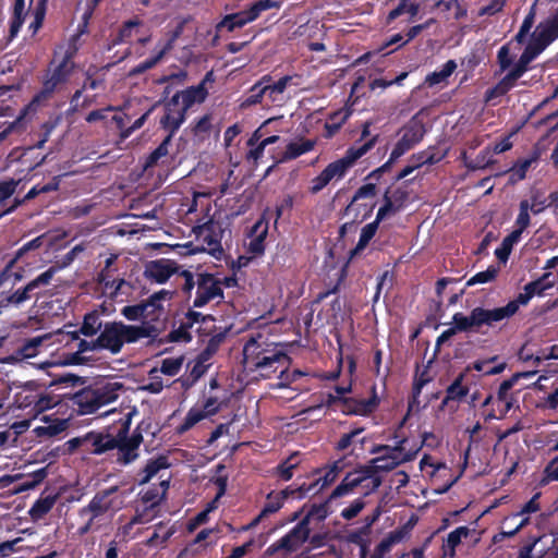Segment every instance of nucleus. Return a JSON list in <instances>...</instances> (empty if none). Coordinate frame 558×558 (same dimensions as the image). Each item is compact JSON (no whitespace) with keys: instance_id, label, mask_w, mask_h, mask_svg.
<instances>
[{"instance_id":"obj_62","label":"nucleus","mask_w":558,"mask_h":558,"mask_svg":"<svg viewBox=\"0 0 558 558\" xmlns=\"http://www.w3.org/2000/svg\"><path fill=\"white\" fill-rule=\"evenodd\" d=\"M282 1L281 0H260L254 3L251 9L253 11V15L256 16V19L259 16V14L263 11L274 9V8H280Z\"/></svg>"},{"instance_id":"obj_22","label":"nucleus","mask_w":558,"mask_h":558,"mask_svg":"<svg viewBox=\"0 0 558 558\" xmlns=\"http://www.w3.org/2000/svg\"><path fill=\"white\" fill-rule=\"evenodd\" d=\"M206 96L207 90L204 86V83H201L197 86H192L186 88L185 90L177 93L172 97H179L180 104L187 110L194 104L203 102Z\"/></svg>"},{"instance_id":"obj_9","label":"nucleus","mask_w":558,"mask_h":558,"mask_svg":"<svg viewBox=\"0 0 558 558\" xmlns=\"http://www.w3.org/2000/svg\"><path fill=\"white\" fill-rule=\"evenodd\" d=\"M361 487L364 495H368L378 488V480L366 475L360 468L350 472L335 488L330 498H339L351 494L354 488Z\"/></svg>"},{"instance_id":"obj_47","label":"nucleus","mask_w":558,"mask_h":558,"mask_svg":"<svg viewBox=\"0 0 558 558\" xmlns=\"http://www.w3.org/2000/svg\"><path fill=\"white\" fill-rule=\"evenodd\" d=\"M157 515V512L149 510L147 507L137 505L135 509V514L132 517L131 521L136 526L144 525L151 522Z\"/></svg>"},{"instance_id":"obj_30","label":"nucleus","mask_w":558,"mask_h":558,"mask_svg":"<svg viewBox=\"0 0 558 558\" xmlns=\"http://www.w3.org/2000/svg\"><path fill=\"white\" fill-rule=\"evenodd\" d=\"M276 120H277V118H270V119L266 120L264 122V124L262 125V128H259L257 131H255L253 136L248 140L247 145L252 148L247 153V160L257 162V160L263 157L265 146L260 142L256 145V143L259 141V138L262 136L259 134V132L264 126L275 122Z\"/></svg>"},{"instance_id":"obj_15","label":"nucleus","mask_w":558,"mask_h":558,"mask_svg":"<svg viewBox=\"0 0 558 558\" xmlns=\"http://www.w3.org/2000/svg\"><path fill=\"white\" fill-rule=\"evenodd\" d=\"M196 283V295L193 301L195 307H203L210 301L222 298L221 279L209 274H201L197 277Z\"/></svg>"},{"instance_id":"obj_45","label":"nucleus","mask_w":558,"mask_h":558,"mask_svg":"<svg viewBox=\"0 0 558 558\" xmlns=\"http://www.w3.org/2000/svg\"><path fill=\"white\" fill-rule=\"evenodd\" d=\"M378 225H379V222L375 220L371 223H367L366 226H364L362 228L360 239H359V242L355 247V252L362 251L366 247V245L369 243V241L375 235Z\"/></svg>"},{"instance_id":"obj_18","label":"nucleus","mask_w":558,"mask_h":558,"mask_svg":"<svg viewBox=\"0 0 558 558\" xmlns=\"http://www.w3.org/2000/svg\"><path fill=\"white\" fill-rule=\"evenodd\" d=\"M514 314L515 305L507 304L505 306L496 307L493 310L476 307L472 311V318L480 324V327L483 325L494 326L501 320L510 318Z\"/></svg>"},{"instance_id":"obj_31","label":"nucleus","mask_w":558,"mask_h":558,"mask_svg":"<svg viewBox=\"0 0 558 558\" xmlns=\"http://www.w3.org/2000/svg\"><path fill=\"white\" fill-rule=\"evenodd\" d=\"M267 234V223L263 220L257 221L252 229V240L248 244L250 251L254 254H260L264 251V240Z\"/></svg>"},{"instance_id":"obj_49","label":"nucleus","mask_w":558,"mask_h":558,"mask_svg":"<svg viewBox=\"0 0 558 558\" xmlns=\"http://www.w3.org/2000/svg\"><path fill=\"white\" fill-rule=\"evenodd\" d=\"M538 283H527L524 287V290L522 293H520L515 300L510 301L508 304H514L515 305V313L518 312L519 307L521 305H526L530 300L537 294V291L535 290L537 288Z\"/></svg>"},{"instance_id":"obj_35","label":"nucleus","mask_w":558,"mask_h":558,"mask_svg":"<svg viewBox=\"0 0 558 558\" xmlns=\"http://www.w3.org/2000/svg\"><path fill=\"white\" fill-rule=\"evenodd\" d=\"M538 497L539 494L534 495L518 512L507 515L502 520L501 525L506 527L519 517H530V514L537 512L539 510V504L537 501Z\"/></svg>"},{"instance_id":"obj_27","label":"nucleus","mask_w":558,"mask_h":558,"mask_svg":"<svg viewBox=\"0 0 558 558\" xmlns=\"http://www.w3.org/2000/svg\"><path fill=\"white\" fill-rule=\"evenodd\" d=\"M457 63L454 60H448L439 70L428 74L425 83L429 86L446 84L449 76L456 71Z\"/></svg>"},{"instance_id":"obj_56","label":"nucleus","mask_w":558,"mask_h":558,"mask_svg":"<svg viewBox=\"0 0 558 558\" xmlns=\"http://www.w3.org/2000/svg\"><path fill=\"white\" fill-rule=\"evenodd\" d=\"M377 405V401L375 398L367 399V400H361V401H354V405L349 411L353 414L357 415H367L371 413Z\"/></svg>"},{"instance_id":"obj_39","label":"nucleus","mask_w":558,"mask_h":558,"mask_svg":"<svg viewBox=\"0 0 558 558\" xmlns=\"http://www.w3.org/2000/svg\"><path fill=\"white\" fill-rule=\"evenodd\" d=\"M464 375L460 374L454 381L447 388V396L442 401L446 404L449 400H460L468 393V388L462 385Z\"/></svg>"},{"instance_id":"obj_3","label":"nucleus","mask_w":558,"mask_h":558,"mask_svg":"<svg viewBox=\"0 0 558 558\" xmlns=\"http://www.w3.org/2000/svg\"><path fill=\"white\" fill-rule=\"evenodd\" d=\"M105 415H117L114 422L121 423V428L117 437L109 434L90 433L84 441L89 447L93 453L101 454L108 450L118 449L117 461L120 464L128 465L135 461L138 457V447L142 442V435L134 434L126 437L128 429L131 424L133 411L128 410L125 413L117 411V409L105 412Z\"/></svg>"},{"instance_id":"obj_12","label":"nucleus","mask_w":558,"mask_h":558,"mask_svg":"<svg viewBox=\"0 0 558 558\" xmlns=\"http://www.w3.org/2000/svg\"><path fill=\"white\" fill-rule=\"evenodd\" d=\"M72 70L73 62L69 58H64L58 65L50 69L41 92L34 97L31 106L39 105L43 100L47 99L59 86L68 81Z\"/></svg>"},{"instance_id":"obj_23","label":"nucleus","mask_w":558,"mask_h":558,"mask_svg":"<svg viewBox=\"0 0 558 558\" xmlns=\"http://www.w3.org/2000/svg\"><path fill=\"white\" fill-rule=\"evenodd\" d=\"M253 14L254 13L251 8L246 11H242V12L234 13V14H229V15L225 16V19L220 23H218L217 29L218 31L227 29L228 32H232L235 28L242 27L245 24L256 20V16Z\"/></svg>"},{"instance_id":"obj_7","label":"nucleus","mask_w":558,"mask_h":558,"mask_svg":"<svg viewBox=\"0 0 558 558\" xmlns=\"http://www.w3.org/2000/svg\"><path fill=\"white\" fill-rule=\"evenodd\" d=\"M404 444L405 440H402L396 447L384 446L373 450L375 453L383 451V454L372 459L360 469L365 471L366 475L377 478L379 487L381 484L380 472L390 471L403 462L413 460L416 456L417 449L407 450Z\"/></svg>"},{"instance_id":"obj_34","label":"nucleus","mask_w":558,"mask_h":558,"mask_svg":"<svg viewBox=\"0 0 558 558\" xmlns=\"http://www.w3.org/2000/svg\"><path fill=\"white\" fill-rule=\"evenodd\" d=\"M506 367V364L498 362L497 356L489 357L483 361H475L472 364V368L482 373L483 375H496L501 373Z\"/></svg>"},{"instance_id":"obj_32","label":"nucleus","mask_w":558,"mask_h":558,"mask_svg":"<svg viewBox=\"0 0 558 558\" xmlns=\"http://www.w3.org/2000/svg\"><path fill=\"white\" fill-rule=\"evenodd\" d=\"M269 81V76H264L258 83L254 84L250 89V95L241 101L240 108L246 109L248 107L260 104L265 97V89H263V84Z\"/></svg>"},{"instance_id":"obj_60","label":"nucleus","mask_w":558,"mask_h":558,"mask_svg":"<svg viewBox=\"0 0 558 558\" xmlns=\"http://www.w3.org/2000/svg\"><path fill=\"white\" fill-rule=\"evenodd\" d=\"M56 272H57V268L50 267L49 269H47L46 271H44L43 274L37 276L35 279L29 281L31 287H33V289L36 290L40 287L48 286L50 283V281L52 280L53 276L56 275Z\"/></svg>"},{"instance_id":"obj_2","label":"nucleus","mask_w":558,"mask_h":558,"mask_svg":"<svg viewBox=\"0 0 558 558\" xmlns=\"http://www.w3.org/2000/svg\"><path fill=\"white\" fill-rule=\"evenodd\" d=\"M157 329L149 323L142 325H125L121 322L107 323L96 339H80L73 343L74 351L63 352L59 360L49 362V365H81L88 362L90 353L107 350L112 354L121 351L125 343H134L141 339L154 338Z\"/></svg>"},{"instance_id":"obj_36","label":"nucleus","mask_w":558,"mask_h":558,"mask_svg":"<svg viewBox=\"0 0 558 558\" xmlns=\"http://www.w3.org/2000/svg\"><path fill=\"white\" fill-rule=\"evenodd\" d=\"M37 391V389L31 388V385L25 386L15 397L17 408L25 410L27 414L31 415Z\"/></svg>"},{"instance_id":"obj_11","label":"nucleus","mask_w":558,"mask_h":558,"mask_svg":"<svg viewBox=\"0 0 558 558\" xmlns=\"http://www.w3.org/2000/svg\"><path fill=\"white\" fill-rule=\"evenodd\" d=\"M425 130L421 121L412 119L403 129L400 140L395 145L389 160L380 168H387L390 163L398 160L402 155L410 150L414 145L420 143L424 136Z\"/></svg>"},{"instance_id":"obj_38","label":"nucleus","mask_w":558,"mask_h":558,"mask_svg":"<svg viewBox=\"0 0 558 558\" xmlns=\"http://www.w3.org/2000/svg\"><path fill=\"white\" fill-rule=\"evenodd\" d=\"M205 415L201 412L199 407H193L187 412L184 421L177 427L179 434H183L194 427L197 423L205 420Z\"/></svg>"},{"instance_id":"obj_6","label":"nucleus","mask_w":558,"mask_h":558,"mask_svg":"<svg viewBox=\"0 0 558 558\" xmlns=\"http://www.w3.org/2000/svg\"><path fill=\"white\" fill-rule=\"evenodd\" d=\"M122 391L123 385L120 381H108L80 391L74 396V403L81 414H92L101 407L114 402Z\"/></svg>"},{"instance_id":"obj_64","label":"nucleus","mask_w":558,"mask_h":558,"mask_svg":"<svg viewBox=\"0 0 558 558\" xmlns=\"http://www.w3.org/2000/svg\"><path fill=\"white\" fill-rule=\"evenodd\" d=\"M299 80H300V77L298 75H294V76L287 75V76L281 77L279 81H277L272 85L277 92H279L280 94L283 95L288 87L299 86L300 85Z\"/></svg>"},{"instance_id":"obj_25","label":"nucleus","mask_w":558,"mask_h":558,"mask_svg":"<svg viewBox=\"0 0 558 558\" xmlns=\"http://www.w3.org/2000/svg\"><path fill=\"white\" fill-rule=\"evenodd\" d=\"M60 403V397L49 391L38 390L35 396V403L32 410V416L36 417L45 411L53 409Z\"/></svg>"},{"instance_id":"obj_1","label":"nucleus","mask_w":558,"mask_h":558,"mask_svg":"<svg viewBox=\"0 0 558 558\" xmlns=\"http://www.w3.org/2000/svg\"><path fill=\"white\" fill-rule=\"evenodd\" d=\"M243 363L247 372L256 378L276 377L278 383L271 388H287L305 374L290 369L291 361L282 344L270 341L265 333L252 336L243 347Z\"/></svg>"},{"instance_id":"obj_42","label":"nucleus","mask_w":558,"mask_h":558,"mask_svg":"<svg viewBox=\"0 0 558 558\" xmlns=\"http://www.w3.org/2000/svg\"><path fill=\"white\" fill-rule=\"evenodd\" d=\"M24 11H25L24 0H16V2L14 4L13 17H12L11 26H10L11 36H15L19 33V31L24 22Z\"/></svg>"},{"instance_id":"obj_20","label":"nucleus","mask_w":558,"mask_h":558,"mask_svg":"<svg viewBox=\"0 0 558 558\" xmlns=\"http://www.w3.org/2000/svg\"><path fill=\"white\" fill-rule=\"evenodd\" d=\"M177 265L170 259L150 262L145 269V276L156 283L167 282L177 272Z\"/></svg>"},{"instance_id":"obj_21","label":"nucleus","mask_w":558,"mask_h":558,"mask_svg":"<svg viewBox=\"0 0 558 558\" xmlns=\"http://www.w3.org/2000/svg\"><path fill=\"white\" fill-rule=\"evenodd\" d=\"M168 487L169 481L161 480L157 487L149 488L143 493L138 505L147 507L149 510L158 513L157 507L163 499L166 492L168 490Z\"/></svg>"},{"instance_id":"obj_16","label":"nucleus","mask_w":558,"mask_h":558,"mask_svg":"<svg viewBox=\"0 0 558 558\" xmlns=\"http://www.w3.org/2000/svg\"><path fill=\"white\" fill-rule=\"evenodd\" d=\"M185 23L186 20L180 21L175 28L169 34L168 38L157 44L154 54L149 59L140 63L135 68L134 72L142 73L155 66L163 56L172 49L174 41L182 34Z\"/></svg>"},{"instance_id":"obj_50","label":"nucleus","mask_w":558,"mask_h":558,"mask_svg":"<svg viewBox=\"0 0 558 558\" xmlns=\"http://www.w3.org/2000/svg\"><path fill=\"white\" fill-rule=\"evenodd\" d=\"M34 291L33 287L28 282L23 289H19L8 296L7 302L19 306L31 299V294Z\"/></svg>"},{"instance_id":"obj_57","label":"nucleus","mask_w":558,"mask_h":558,"mask_svg":"<svg viewBox=\"0 0 558 558\" xmlns=\"http://www.w3.org/2000/svg\"><path fill=\"white\" fill-rule=\"evenodd\" d=\"M533 159H524L515 163L511 171L510 180L512 182L523 180L526 175L527 170L530 169Z\"/></svg>"},{"instance_id":"obj_5","label":"nucleus","mask_w":558,"mask_h":558,"mask_svg":"<svg viewBox=\"0 0 558 558\" xmlns=\"http://www.w3.org/2000/svg\"><path fill=\"white\" fill-rule=\"evenodd\" d=\"M555 39L556 37L539 23L518 63L496 87L486 93V100L490 101L494 97L506 94L513 86V83L526 71L529 63Z\"/></svg>"},{"instance_id":"obj_29","label":"nucleus","mask_w":558,"mask_h":558,"mask_svg":"<svg viewBox=\"0 0 558 558\" xmlns=\"http://www.w3.org/2000/svg\"><path fill=\"white\" fill-rule=\"evenodd\" d=\"M421 5L422 0H401L399 5L389 12L388 22L403 14H408L410 20H413L417 15Z\"/></svg>"},{"instance_id":"obj_37","label":"nucleus","mask_w":558,"mask_h":558,"mask_svg":"<svg viewBox=\"0 0 558 558\" xmlns=\"http://www.w3.org/2000/svg\"><path fill=\"white\" fill-rule=\"evenodd\" d=\"M183 363V355L166 357L161 361L160 367H157V371H159L160 375L173 377L181 372Z\"/></svg>"},{"instance_id":"obj_43","label":"nucleus","mask_w":558,"mask_h":558,"mask_svg":"<svg viewBox=\"0 0 558 558\" xmlns=\"http://www.w3.org/2000/svg\"><path fill=\"white\" fill-rule=\"evenodd\" d=\"M392 543V539H384L371 554H368L366 546L362 545L360 548V558H383L385 554L390 550Z\"/></svg>"},{"instance_id":"obj_17","label":"nucleus","mask_w":558,"mask_h":558,"mask_svg":"<svg viewBox=\"0 0 558 558\" xmlns=\"http://www.w3.org/2000/svg\"><path fill=\"white\" fill-rule=\"evenodd\" d=\"M186 109L180 104L179 97H172L165 107V116L160 120L161 126L172 136L185 121Z\"/></svg>"},{"instance_id":"obj_44","label":"nucleus","mask_w":558,"mask_h":558,"mask_svg":"<svg viewBox=\"0 0 558 558\" xmlns=\"http://www.w3.org/2000/svg\"><path fill=\"white\" fill-rule=\"evenodd\" d=\"M148 380V383L142 386V389L150 393H159L162 391L163 387L168 385L163 383L162 378L160 377L159 371H157V367L153 368L149 372Z\"/></svg>"},{"instance_id":"obj_46","label":"nucleus","mask_w":558,"mask_h":558,"mask_svg":"<svg viewBox=\"0 0 558 558\" xmlns=\"http://www.w3.org/2000/svg\"><path fill=\"white\" fill-rule=\"evenodd\" d=\"M54 499L50 497H46L37 500L29 510V514L33 519L37 520L43 518L46 513H48L53 507Z\"/></svg>"},{"instance_id":"obj_59","label":"nucleus","mask_w":558,"mask_h":558,"mask_svg":"<svg viewBox=\"0 0 558 558\" xmlns=\"http://www.w3.org/2000/svg\"><path fill=\"white\" fill-rule=\"evenodd\" d=\"M22 542V538H14L12 541H7L0 543V557L5 558L10 557L13 554H17L22 551V547H19V544Z\"/></svg>"},{"instance_id":"obj_19","label":"nucleus","mask_w":558,"mask_h":558,"mask_svg":"<svg viewBox=\"0 0 558 558\" xmlns=\"http://www.w3.org/2000/svg\"><path fill=\"white\" fill-rule=\"evenodd\" d=\"M341 463L339 461L332 463L327 466L325 470L316 471V474L319 475L314 483L312 484H303L300 486L299 490L302 496L308 494H317L325 487L329 486L331 483L336 481L339 473L341 472Z\"/></svg>"},{"instance_id":"obj_10","label":"nucleus","mask_w":558,"mask_h":558,"mask_svg":"<svg viewBox=\"0 0 558 558\" xmlns=\"http://www.w3.org/2000/svg\"><path fill=\"white\" fill-rule=\"evenodd\" d=\"M374 145V140L368 141L360 146H353L349 148L345 155L329 163L323 172L327 175L328 180L331 182L333 180L338 181L344 177L347 171L354 165V162L364 156Z\"/></svg>"},{"instance_id":"obj_40","label":"nucleus","mask_w":558,"mask_h":558,"mask_svg":"<svg viewBox=\"0 0 558 558\" xmlns=\"http://www.w3.org/2000/svg\"><path fill=\"white\" fill-rule=\"evenodd\" d=\"M283 499L284 493L269 494L267 497V501L259 517L254 521V524L259 520L260 517H266L268 514L277 512L282 507Z\"/></svg>"},{"instance_id":"obj_52","label":"nucleus","mask_w":558,"mask_h":558,"mask_svg":"<svg viewBox=\"0 0 558 558\" xmlns=\"http://www.w3.org/2000/svg\"><path fill=\"white\" fill-rule=\"evenodd\" d=\"M498 269L494 266L488 267L486 270L477 272L472 278L469 279L466 284L469 287L477 284V283H486L495 279L497 276Z\"/></svg>"},{"instance_id":"obj_14","label":"nucleus","mask_w":558,"mask_h":558,"mask_svg":"<svg viewBox=\"0 0 558 558\" xmlns=\"http://www.w3.org/2000/svg\"><path fill=\"white\" fill-rule=\"evenodd\" d=\"M77 340V331H64L58 330L54 333H46L43 336H37L27 341L29 345H32L38 353L41 348H48L52 343H59L63 345L62 352L58 357L50 360V362L59 360L63 352L74 351L73 343ZM49 361L41 364V367H50Z\"/></svg>"},{"instance_id":"obj_41","label":"nucleus","mask_w":558,"mask_h":558,"mask_svg":"<svg viewBox=\"0 0 558 558\" xmlns=\"http://www.w3.org/2000/svg\"><path fill=\"white\" fill-rule=\"evenodd\" d=\"M101 329V320L99 316L95 313H90L85 315L82 327L80 328V332L92 337L96 335Z\"/></svg>"},{"instance_id":"obj_33","label":"nucleus","mask_w":558,"mask_h":558,"mask_svg":"<svg viewBox=\"0 0 558 558\" xmlns=\"http://www.w3.org/2000/svg\"><path fill=\"white\" fill-rule=\"evenodd\" d=\"M469 534L470 530L466 526H459L451 531L447 536L446 544L444 545L445 555L453 557L456 554V547L461 543L462 538L468 537Z\"/></svg>"},{"instance_id":"obj_58","label":"nucleus","mask_w":558,"mask_h":558,"mask_svg":"<svg viewBox=\"0 0 558 558\" xmlns=\"http://www.w3.org/2000/svg\"><path fill=\"white\" fill-rule=\"evenodd\" d=\"M530 210L527 209V199L521 201L519 215L515 219V226L518 229L525 230L530 226Z\"/></svg>"},{"instance_id":"obj_54","label":"nucleus","mask_w":558,"mask_h":558,"mask_svg":"<svg viewBox=\"0 0 558 558\" xmlns=\"http://www.w3.org/2000/svg\"><path fill=\"white\" fill-rule=\"evenodd\" d=\"M166 469H167V463H166L165 459L161 458L158 460L150 461L144 470L145 476L143 477L141 483L144 484V483L149 482L153 478V476H155L160 470H166Z\"/></svg>"},{"instance_id":"obj_63","label":"nucleus","mask_w":558,"mask_h":558,"mask_svg":"<svg viewBox=\"0 0 558 558\" xmlns=\"http://www.w3.org/2000/svg\"><path fill=\"white\" fill-rule=\"evenodd\" d=\"M172 296L173 292L166 289H162L150 295V298L153 299V303L155 302V304H157V307H159V310H161L162 312L165 311L166 304L170 302Z\"/></svg>"},{"instance_id":"obj_24","label":"nucleus","mask_w":558,"mask_h":558,"mask_svg":"<svg viewBox=\"0 0 558 558\" xmlns=\"http://www.w3.org/2000/svg\"><path fill=\"white\" fill-rule=\"evenodd\" d=\"M44 425L36 426L33 433L37 437H53L62 433L66 428V421L60 418H51V416L45 415L43 418Z\"/></svg>"},{"instance_id":"obj_4","label":"nucleus","mask_w":558,"mask_h":558,"mask_svg":"<svg viewBox=\"0 0 558 558\" xmlns=\"http://www.w3.org/2000/svg\"><path fill=\"white\" fill-rule=\"evenodd\" d=\"M126 492L113 486L97 493L88 505L81 509L80 515L85 523L78 529L80 534L100 531L110 525L113 515L124 507Z\"/></svg>"},{"instance_id":"obj_26","label":"nucleus","mask_w":558,"mask_h":558,"mask_svg":"<svg viewBox=\"0 0 558 558\" xmlns=\"http://www.w3.org/2000/svg\"><path fill=\"white\" fill-rule=\"evenodd\" d=\"M116 259V255H111L110 257H108L106 259L105 268L98 276L99 283H101L105 287V289H110V293H117L121 289L122 284H124L123 279H116L113 277L111 266L113 265Z\"/></svg>"},{"instance_id":"obj_48","label":"nucleus","mask_w":558,"mask_h":558,"mask_svg":"<svg viewBox=\"0 0 558 558\" xmlns=\"http://www.w3.org/2000/svg\"><path fill=\"white\" fill-rule=\"evenodd\" d=\"M453 324L457 331H466L473 328H480V324L473 320L472 313L469 316L461 313L454 314Z\"/></svg>"},{"instance_id":"obj_55","label":"nucleus","mask_w":558,"mask_h":558,"mask_svg":"<svg viewBox=\"0 0 558 558\" xmlns=\"http://www.w3.org/2000/svg\"><path fill=\"white\" fill-rule=\"evenodd\" d=\"M529 523L530 517H519L515 521L510 523V525H507L506 527L502 526L500 535L502 537H512Z\"/></svg>"},{"instance_id":"obj_13","label":"nucleus","mask_w":558,"mask_h":558,"mask_svg":"<svg viewBox=\"0 0 558 558\" xmlns=\"http://www.w3.org/2000/svg\"><path fill=\"white\" fill-rule=\"evenodd\" d=\"M325 517V506L313 507L307 518L300 522L290 533H288L278 542V548H283L289 551L298 549L299 546L303 544L310 535L308 518L324 519Z\"/></svg>"},{"instance_id":"obj_8","label":"nucleus","mask_w":558,"mask_h":558,"mask_svg":"<svg viewBox=\"0 0 558 558\" xmlns=\"http://www.w3.org/2000/svg\"><path fill=\"white\" fill-rule=\"evenodd\" d=\"M199 246L193 252H207L213 256L222 253L221 239L223 230L218 221L209 220L194 229Z\"/></svg>"},{"instance_id":"obj_51","label":"nucleus","mask_w":558,"mask_h":558,"mask_svg":"<svg viewBox=\"0 0 558 558\" xmlns=\"http://www.w3.org/2000/svg\"><path fill=\"white\" fill-rule=\"evenodd\" d=\"M122 315L129 320L145 319L148 320V315L145 313L143 303L136 305L124 306Z\"/></svg>"},{"instance_id":"obj_28","label":"nucleus","mask_w":558,"mask_h":558,"mask_svg":"<svg viewBox=\"0 0 558 558\" xmlns=\"http://www.w3.org/2000/svg\"><path fill=\"white\" fill-rule=\"evenodd\" d=\"M315 147V141L312 140H300L296 142H291L287 145V148L282 155V160H292L295 159L308 151H311Z\"/></svg>"},{"instance_id":"obj_61","label":"nucleus","mask_w":558,"mask_h":558,"mask_svg":"<svg viewBox=\"0 0 558 558\" xmlns=\"http://www.w3.org/2000/svg\"><path fill=\"white\" fill-rule=\"evenodd\" d=\"M154 109L155 106H151L130 128L122 130L121 138H128L134 131L141 129Z\"/></svg>"},{"instance_id":"obj_53","label":"nucleus","mask_w":558,"mask_h":558,"mask_svg":"<svg viewBox=\"0 0 558 558\" xmlns=\"http://www.w3.org/2000/svg\"><path fill=\"white\" fill-rule=\"evenodd\" d=\"M385 204L378 209L376 221L380 222L387 216L396 214L401 206H397L391 197L388 195V192L384 196Z\"/></svg>"}]
</instances>
